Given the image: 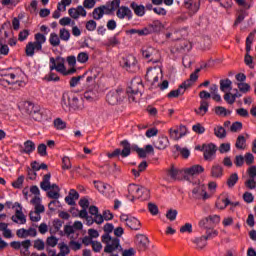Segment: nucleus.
I'll list each match as a JSON object with an SVG mask.
<instances>
[{"mask_svg": "<svg viewBox=\"0 0 256 256\" xmlns=\"http://www.w3.org/2000/svg\"><path fill=\"white\" fill-rule=\"evenodd\" d=\"M62 107L63 109H73V111H83L85 105L83 100L79 99L75 94L66 92L62 95Z\"/></svg>", "mask_w": 256, "mask_h": 256, "instance_id": "obj_1", "label": "nucleus"}, {"mask_svg": "<svg viewBox=\"0 0 256 256\" xmlns=\"http://www.w3.org/2000/svg\"><path fill=\"white\" fill-rule=\"evenodd\" d=\"M50 71H57V73H60L61 75H64V77H67L69 75H75V73H77V68H70L67 70V67H65V58L57 57L55 59L51 57Z\"/></svg>", "mask_w": 256, "mask_h": 256, "instance_id": "obj_2", "label": "nucleus"}, {"mask_svg": "<svg viewBox=\"0 0 256 256\" xmlns=\"http://www.w3.org/2000/svg\"><path fill=\"white\" fill-rule=\"evenodd\" d=\"M34 39V42H28L26 45L25 53L27 57H33L35 51H42L43 44L47 41V37L41 33L35 34Z\"/></svg>", "mask_w": 256, "mask_h": 256, "instance_id": "obj_3", "label": "nucleus"}, {"mask_svg": "<svg viewBox=\"0 0 256 256\" xmlns=\"http://www.w3.org/2000/svg\"><path fill=\"white\" fill-rule=\"evenodd\" d=\"M102 243L106 245L104 247V253H115V251H123L121 247V240L117 237H111L109 234L102 235Z\"/></svg>", "mask_w": 256, "mask_h": 256, "instance_id": "obj_4", "label": "nucleus"}, {"mask_svg": "<svg viewBox=\"0 0 256 256\" xmlns=\"http://www.w3.org/2000/svg\"><path fill=\"white\" fill-rule=\"evenodd\" d=\"M26 113H28L34 121L41 122L47 120V111L41 110L39 106H35V104L31 102L26 103Z\"/></svg>", "mask_w": 256, "mask_h": 256, "instance_id": "obj_5", "label": "nucleus"}, {"mask_svg": "<svg viewBox=\"0 0 256 256\" xmlns=\"http://www.w3.org/2000/svg\"><path fill=\"white\" fill-rule=\"evenodd\" d=\"M120 67L128 71V73H137L139 71V64H137V58L135 56L129 54L123 56L120 60Z\"/></svg>", "mask_w": 256, "mask_h": 256, "instance_id": "obj_6", "label": "nucleus"}, {"mask_svg": "<svg viewBox=\"0 0 256 256\" xmlns=\"http://www.w3.org/2000/svg\"><path fill=\"white\" fill-rule=\"evenodd\" d=\"M143 88V80L141 77H135L132 79L130 86L127 88L126 93L128 94V99L130 101H136L135 96L138 95Z\"/></svg>", "mask_w": 256, "mask_h": 256, "instance_id": "obj_7", "label": "nucleus"}, {"mask_svg": "<svg viewBox=\"0 0 256 256\" xmlns=\"http://www.w3.org/2000/svg\"><path fill=\"white\" fill-rule=\"evenodd\" d=\"M6 207H8V209H11V207L12 209L18 207V209H16L15 215L11 217L14 223H19L20 225H25V223H27V218L25 217V214H23V208L19 202L14 204L12 202H6Z\"/></svg>", "mask_w": 256, "mask_h": 256, "instance_id": "obj_8", "label": "nucleus"}, {"mask_svg": "<svg viewBox=\"0 0 256 256\" xmlns=\"http://www.w3.org/2000/svg\"><path fill=\"white\" fill-rule=\"evenodd\" d=\"M125 99V91L122 88L111 90L106 95V101L109 105H119Z\"/></svg>", "mask_w": 256, "mask_h": 256, "instance_id": "obj_9", "label": "nucleus"}, {"mask_svg": "<svg viewBox=\"0 0 256 256\" xmlns=\"http://www.w3.org/2000/svg\"><path fill=\"white\" fill-rule=\"evenodd\" d=\"M121 147H123V149H115L113 152H109L107 154V157L109 159H113L115 157H119V155H121V157L125 158V157H129V155H131V143H129V141L127 140H123L120 142Z\"/></svg>", "mask_w": 256, "mask_h": 256, "instance_id": "obj_10", "label": "nucleus"}, {"mask_svg": "<svg viewBox=\"0 0 256 256\" xmlns=\"http://www.w3.org/2000/svg\"><path fill=\"white\" fill-rule=\"evenodd\" d=\"M111 4L108 2L105 5L97 7L92 12V17L96 21L103 19V15H111V13L115 12V9L112 8Z\"/></svg>", "mask_w": 256, "mask_h": 256, "instance_id": "obj_11", "label": "nucleus"}, {"mask_svg": "<svg viewBox=\"0 0 256 256\" xmlns=\"http://www.w3.org/2000/svg\"><path fill=\"white\" fill-rule=\"evenodd\" d=\"M142 55L144 59H148L151 63H159L160 54L159 50L151 46L142 48Z\"/></svg>", "mask_w": 256, "mask_h": 256, "instance_id": "obj_12", "label": "nucleus"}, {"mask_svg": "<svg viewBox=\"0 0 256 256\" xmlns=\"http://www.w3.org/2000/svg\"><path fill=\"white\" fill-rule=\"evenodd\" d=\"M205 171V168L203 166L196 164L189 168H184L182 170L183 177L186 179V181H189L193 177H197V175H201Z\"/></svg>", "mask_w": 256, "mask_h": 256, "instance_id": "obj_13", "label": "nucleus"}, {"mask_svg": "<svg viewBox=\"0 0 256 256\" xmlns=\"http://www.w3.org/2000/svg\"><path fill=\"white\" fill-rule=\"evenodd\" d=\"M120 221L126 223L129 229H132L133 231H139V229H141V222L135 217L129 216L127 214H122L120 216Z\"/></svg>", "mask_w": 256, "mask_h": 256, "instance_id": "obj_14", "label": "nucleus"}, {"mask_svg": "<svg viewBox=\"0 0 256 256\" xmlns=\"http://www.w3.org/2000/svg\"><path fill=\"white\" fill-rule=\"evenodd\" d=\"M187 89H191V84L189 82H183L178 89L172 90L167 94L168 99L177 98L180 95H185Z\"/></svg>", "mask_w": 256, "mask_h": 256, "instance_id": "obj_15", "label": "nucleus"}, {"mask_svg": "<svg viewBox=\"0 0 256 256\" xmlns=\"http://www.w3.org/2000/svg\"><path fill=\"white\" fill-rule=\"evenodd\" d=\"M203 149H204L205 161H213V159H215V156L217 153V146H215V144L211 143L208 145H203Z\"/></svg>", "mask_w": 256, "mask_h": 256, "instance_id": "obj_16", "label": "nucleus"}, {"mask_svg": "<svg viewBox=\"0 0 256 256\" xmlns=\"http://www.w3.org/2000/svg\"><path fill=\"white\" fill-rule=\"evenodd\" d=\"M84 77H86V86L91 87L92 85H95V81L97 80V77H99V71L97 69L93 68L85 73H83Z\"/></svg>", "mask_w": 256, "mask_h": 256, "instance_id": "obj_17", "label": "nucleus"}, {"mask_svg": "<svg viewBox=\"0 0 256 256\" xmlns=\"http://www.w3.org/2000/svg\"><path fill=\"white\" fill-rule=\"evenodd\" d=\"M192 199H209V194L205 192V185L200 184L192 190Z\"/></svg>", "mask_w": 256, "mask_h": 256, "instance_id": "obj_18", "label": "nucleus"}, {"mask_svg": "<svg viewBox=\"0 0 256 256\" xmlns=\"http://www.w3.org/2000/svg\"><path fill=\"white\" fill-rule=\"evenodd\" d=\"M116 16L118 19H128V21H131L133 19V12L131 9L127 6H121L117 8Z\"/></svg>", "mask_w": 256, "mask_h": 256, "instance_id": "obj_19", "label": "nucleus"}, {"mask_svg": "<svg viewBox=\"0 0 256 256\" xmlns=\"http://www.w3.org/2000/svg\"><path fill=\"white\" fill-rule=\"evenodd\" d=\"M68 15L71 17V19H79V17H87V10H85V7L83 6L70 8L68 10Z\"/></svg>", "mask_w": 256, "mask_h": 256, "instance_id": "obj_20", "label": "nucleus"}, {"mask_svg": "<svg viewBox=\"0 0 256 256\" xmlns=\"http://www.w3.org/2000/svg\"><path fill=\"white\" fill-rule=\"evenodd\" d=\"M135 243L139 251H146L147 247H149V238L144 234H137Z\"/></svg>", "mask_w": 256, "mask_h": 256, "instance_id": "obj_21", "label": "nucleus"}, {"mask_svg": "<svg viewBox=\"0 0 256 256\" xmlns=\"http://www.w3.org/2000/svg\"><path fill=\"white\" fill-rule=\"evenodd\" d=\"M24 76L25 73H23L21 69L16 70L13 73L2 74V77H6L7 79H9V81L14 83V85H17V83H19V81H21V79H23Z\"/></svg>", "mask_w": 256, "mask_h": 256, "instance_id": "obj_22", "label": "nucleus"}, {"mask_svg": "<svg viewBox=\"0 0 256 256\" xmlns=\"http://www.w3.org/2000/svg\"><path fill=\"white\" fill-rule=\"evenodd\" d=\"M185 135H187V128L185 126L180 127V129H170V137L173 141H179Z\"/></svg>", "mask_w": 256, "mask_h": 256, "instance_id": "obj_23", "label": "nucleus"}, {"mask_svg": "<svg viewBox=\"0 0 256 256\" xmlns=\"http://www.w3.org/2000/svg\"><path fill=\"white\" fill-rule=\"evenodd\" d=\"M95 188L99 191V193H102L103 195H108L109 192L113 193L114 191L111 185L104 182H95Z\"/></svg>", "mask_w": 256, "mask_h": 256, "instance_id": "obj_24", "label": "nucleus"}, {"mask_svg": "<svg viewBox=\"0 0 256 256\" xmlns=\"http://www.w3.org/2000/svg\"><path fill=\"white\" fill-rule=\"evenodd\" d=\"M154 147L159 150L167 149V147H169V138H167V136H160L154 142Z\"/></svg>", "mask_w": 256, "mask_h": 256, "instance_id": "obj_25", "label": "nucleus"}, {"mask_svg": "<svg viewBox=\"0 0 256 256\" xmlns=\"http://www.w3.org/2000/svg\"><path fill=\"white\" fill-rule=\"evenodd\" d=\"M220 91H222V93L233 91V82L229 78L220 80Z\"/></svg>", "mask_w": 256, "mask_h": 256, "instance_id": "obj_26", "label": "nucleus"}, {"mask_svg": "<svg viewBox=\"0 0 256 256\" xmlns=\"http://www.w3.org/2000/svg\"><path fill=\"white\" fill-rule=\"evenodd\" d=\"M31 205L34 206V212L36 213H45V206L41 204V198L39 196H35L31 201Z\"/></svg>", "mask_w": 256, "mask_h": 256, "instance_id": "obj_27", "label": "nucleus"}, {"mask_svg": "<svg viewBox=\"0 0 256 256\" xmlns=\"http://www.w3.org/2000/svg\"><path fill=\"white\" fill-rule=\"evenodd\" d=\"M194 111L196 115L203 117L209 111V102L207 100H201L199 108L195 109Z\"/></svg>", "mask_w": 256, "mask_h": 256, "instance_id": "obj_28", "label": "nucleus"}, {"mask_svg": "<svg viewBox=\"0 0 256 256\" xmlns=\"http://www.w3.org/2000/svg\"><path fill=\"white\" fill-rule=\"evenodd\" d=\"M50 189L52 190H49L47 194L49 199H59L61 197V194L59 193L61 189L57 184H50Z\"/></svg>", "mask_w": 256, "mask_h": 256, "instance_id": "obj_29", "label": "nucleus"}, {"mask_svg": "<svg viewBox=\"0 0 256 256\" xmlns=\"http://www.w3.org/2000/svg\"><path fill=\"white\" fill-rule=\"evenodd\" d=\"M141 188V186L137 185V184H130L128 186V199L130 201H135L137 195L139 194V189Z\"/></svg>", "mask_w": 256, "mask_h": 256, "instance_id": "obj_30", "label": "nucleus"}, {"mask_svg": "<svg viewBox=\"0 0 256 256\" xmlns=\"http://www.w3.org/2000/svg\"><path fill=\"white\" fill-rule=\"evenodd\" d=\"M40 189H42V191L51 190V173H48L43 176V179L40 182Z\"/></svg>", "mask_w": 256, "mask_h": 256, "instance_id": "obj_31", "label": "nucleus"}, {"mask_svg": "<svg viewBox=\"0 0 256 256\" xmlns=\"http://www.w3.org/2000/svg\"><path fill=\"white\" fill-rule=\"evenodd\" d=\"M146 79L152 85L159 83V72H157V70H148L146 73Z\"/></svg>", "mask_w": 256, "mask_h": 256, "instance_id": "obj_32", "label": "nucleus"}, {"mask_svg": "<svg viewBox=\"0 0 256 256\" xmlns=\"http://www.w3.org/2000/svg\"><path fill=\"white\" fill-rule=\"evenodd\" d=\"M130 8L134 11V14L137 17H143L145 15V7L143 5H139L136 2H132L130 4Z\"/></svg>", "mask_w": 256, "mask_h": 256, "instance_id": "obj_33", "label": "nucleus"}, {"mask_svg": "<svg viewBox=\"0 0 256 256\" xmlns=\"http://www.w3.org/2000/svg\"><path fill=\"white\" fill-rule=\"evenodd\" d=\"M150 27V32L151 33H160V31H163L165 28V25L161 23L159 20H154L151 24L148 25Z\"/></svg>", "mask_w": 256, "mask_h": 256, "instance_id": "obj_34", "label": "nucleus"}, {"mask_svg": "<svg viewBox=\"0 0 256 256\" xmlns=\"http://www.w3.org/2000/svg\"><path fill=\"white\" fill-rule=\"evenodd\" d=\"M207 241L208 240L205 236H201L192 240V243L196 244V249L201 251V249H205V247H207Z\"/></svg>", "mask_w": 256, "mask_h": 256, "instance_id": "obj_35", "label": "nucleus"}, {"mask_svg": "<svg viewBox=\"0 0 256 256\" xmlns=\"http://www.w3.org/2000/svg\"><path fill=\"white\" fill-rule=\"evenodd\" d=\"M31 247V240H24L22 241V245L20 247V253L22 256H29L31 255V252L29 251V248Z\"/></svg>", "mask_w": 256, "mask_h": 256, "instance_id": "obj_36", "label": "nucleus"}, {"mask_svg": "<svg viewBox=\"0 0 256 256\" xmlns=\"http://www.w3.org/2000/svg\"><path fill=\"white\" fill-rule=\"evenodd\" d=\"M135 199H140L141 201H147V199H149V189L143 186H140V189Z\"/></svg>", "mask_w": 256, "mask_h": 256, "instance_id": "obj_37", "label": "nucleus"}, {"mask_svg": "<svg viewBox=\"0 0 256 256\" xmlns=\"http://www.w3.org/2000/svg\"><path fill=\"white\" fill-rule=\"evenodd\" d=\"M49 43L52 47H59L61 45V38L57 33L52 32L49 37Z\"/></svg>", "mask_w": 256, "mask_h": 256, "instance_id": "obj_38", "label": "nucleus"}, {"mask_svg": "<svg viewBox=\"0 0 256 256\" xmlns=\"http://www.w3.org/2000/svg\"><path fill=\"white\" fill-rule=\"evenodd\" d=\"M211 175L214 179H220V177H223V167L219 165L212 166Z\"/></svg>", "mask_w": 256, "mask_h": 256, "instance_id": "obj_39", "label": "nucleus"}, {"mask_svg": "<svg viewBox=\"0 0 256 256\" xmlns=\"http://www.w3.org/2000/svg\"><path fill=\"white\" fill-rule=\"evenodd\" d=\"M86 225L90 227L93 223H97V225H101L103 223V216H87L86 218Z\"/></svg>", "mask_w": 256, "mask_h": 256, "instance_id": "obj_40", "label": "nucleus"}, {"mask_svg": "<svg viewBox=\"0 0 256 256\" xmlns=\"http://www.w3.org/2000/svg\"><path fill=\"white\" fill-rule=\"evenodd\" d=\"M256 30L250 32L248 37L246 38V53L249 55L251 52V45H253V40L255 39Z\"/></svg>", "mask_w": 256, "mask_h": 256, "instance_id": "obj_41", "label": "nucleus"}, {"mask_svg": "<svg viewBox=\"0 0 256 256\" xmlns=\"http://www.w3.org/2000/svg\"><path fill=\"white\" fill-rule=\"evenodd\" d=\"M214 135L218 137V139H225V137H227V131L223 126H216L214 128Z\"/></svg>", "mask_w": 256, "mask_h": 256, "instance_id": "obj_42", "label": "nucleus"}, {"mask_svg": "<svg viewBox=\"0 0 256 256\" xmlns=\"http://www.w3.org/2000/svg\"><path fill=\"white\" fill-rule=\"evenodd\" d=\"M53 125L58 131H63V129H67V122L63 121V119L61 118L54 119Z\"/></svg>", "mask_w": 256, "mask_h": 256, "instance_id": "obj_43", "label": "nucleus"}, {"mask_svg": "<svg viewBox=\"0 0 256 256\" xmlns=\"http://www.w3.org/2000/svg\"><path fill=\"white\" fill-rule=\"evenodd\" d=\"M201 69H203V66H201L200 68H197L195 72L190 75V79L184 81V83L189 82L190 88L193 87V83H195V81L199 79V75L197 74L201 72Z\"/></svg>", "mask_w": 256, "mask_h": 256, "instance_id": "obj_44", "label": "nucleus"}, {"mask_svg": "<svg viewBox=\"0 0 256 256\" xmlns=\"http://www.w3.org/2000/svg\"><path fill=\"white\" fill-rule=\"evenodd\" d=\"M237 181H239V175L237 173H233L229 176L227 180V185L231 189L237 185Z\"/></svg>", "mask_w": 256, "mask_h": 256, "instance_id": "obj_45", "label": "nucleus"}, {"mask_svg": "<svg viewBox=\"0 0 256 256\" xmlns=\"http://www.w3.org/2000/svg\"><path fill=\"white\" fill-rule=\"evenodd\" d=\"M185 7L186 9H189V11L191 13H197V11H199V4L198 3H194L191 0H188L185 2Z\"/></svg>", "mask_w": 256, "mask_h": 256, "instance_id": "obj_46", "label": "nucleus"}, {"mask_svg": "<svg viewBox=\"0 0 256 256\" xmlns=\"http://www.w3.org/2000/svg\"><path fill=\"white\" fill-rule=\"evenodd\" d=\"M245 143H247V140L245 139V136L239 135L236 139L235 147L236 149H245Z\"/></svg>", "mask_w": 256, "mask_h": 256, "instance_id": "obj_47", "label": "nucleus"}, {"mask_svg": "<svg viewBox=\"0 0 256 256\" xmlns=\"http://www.w3.org/2000/svg\"><path fill=\"white\" fill-rule=\"evenodd\" d=\"M59 37L61 41H69V39H71V32H69V30L66 28H62L59 31Z\"/></svg>", "mask_w": 256, "mask_h": 256, "instance_id": "obj_48", "label": "nucleus"}, {"mask_svg": "<svg viewBox=\"0 0 256 256\" xmlns=\"http://www.w3.org/2000/svg\"><path fill=\"white\" fill-rule=\"evenodd\" d=\"M228 205H232L231 200L229 198L221 199L218 202H216L217 209L223 210L226 209Z\"/></svg>", "mask_w": 256, "mask_h": 256, "instance_id": "obj_49", "label": "nucleus"}, {"mask_svg": "<svg viewBox=\"0 0 256 256\" xmlns=\"http://www.w3.org/2000/svg\"><path fill=\"white\" fill-rule=\"evenodd\" d=\"M168 175H169V177H171V179H177L178 175H183V169L178 170V169L175 168V166H172L168 170Z\"/></svg>", "mask_w": 256, "mask_h": 256, "instance_id": "obj_50", "label": "nucleus"}, {"mask_svg": "<svg viewBox=\"0 0 256 256\" xmlns=\"http://www.w3.org/2000/svg\"><path fill=\"white\" fill-rule=\"evenodd\" d=\"M199 227L203 229H211L213 225H211V219L208 217L202 218L199 222Z\"/></svg>", "mask_w": 256, "mask_h": 256, "instance_id": "obj_51", "label": "nucleus"}, {"mask_svg": "<svg viewBox=\"0 0 256 256\" xmlns=\"http://www.w3.org/2000/svg\"><path fill=\"white\" fill-rule=\"evenodd\" d=\"M219 235V231L212 228H206V235L204 236L207 240L209 239H215Z\"/></svg>", "mask_w": 256, "mask_h": 256, "instance_id": "obj_52", "label": "nucleus"}, {"mask_svg": "<svg viewBox=\"0 0 256 256\" xmlns=\"http://www.w3.org/2000/svg\"><path fill=\"white\" fill-rule=\"evenodd\" d=\"M33 151H35V143L31 140H27L24 143V152L26 153H33Z\"/></svg>", "mask_w": 256, "mask_h": 256, "instance_id": "obj_53", "label": "nucleus"}, {"mask_svg": "<svg viewBox=\"0 0 256 256\" xmlns=\"http://www.w3.org/2000/svg\"><path fill=\"white\" fill-rule=\"evenodd\" d=\"M176 151H178L184 159H189L191 152L187 148H181L179 145H175Z\"/></svg>", "mask_w": 256, "mask_h": 256, "instance_id": "obj_54", "label": "nucleus"}, {"mask_svg": "<svg viewBox=\"0 0 256 256\" xmlns=\"http://www.w3.org/2000/svg\"><path fill=\"white\" fill-rule=\"evenodd\" d=\"M76 60L78 61V63H82V64L87 63V61H89V53L87 52L78 53Z\"/></svg>", "mask_w": 256, "mask_h": 256, "instance_id": "obj_55", "label": "nucleus"}, {"mask_svg": "<svg viewBox=\"0 0 256 256\" xmlns=\"http://www.w3.org/2000/svg\"><path fill=\"white\" fill-rule=\"evenodd\" d=\"M59 24L62 27H67L71 25L72 27L75 26V21H73L70 17H63L59 20Z\"/></svg>", "mask_w": 256, "mask_h": 256, "instance_id": "obj_56", "label": "nucleus"}, {"mask_svg": "<svg viewBox=\"0 0 256 256\" xmlns=\"http://www.w3.org/2000/svg\"><path fill=\"white\" fill-rule=\"evenodd\" d=\"M121 42L119 41V38H117V35H114L110 38H108V41L106 43V47H117Z\"/></svg>", "mask_w": 256, "mask_h": 256, "instance_id": "obj_57", "label": "nucleus"}, {"mask_svg": "<svg viewBox=\"0 0 256 256\" xmlns=\"http://www.w3.org/2000/svg\"><path fill=\"white\" fill-rule=\"evenodd\" d=\"M223 97L228 105H233L236 101L235 95L231 92H226Z\"/></svg>", "mask_w": 256, "mask_h": 256, "instance_id": "obj_58", "label": "nucleus"}, {"mask_svg": "<svg viewBox=\"0 0 256 256\" xmlns=\"http://www.w3.org/2000/svg\"><path fill=\"white\" fill-rule=\"evenodd\" d=\"M81 79H85V75H80V76H77V77H72L70 79V87L71 88H75L77 87V85H79V83H81Z\"/></svg>", "mask_w": 256, "mask_h": 256, "instance_id": "obj_59", "label": "nucleus"}, {"mask_svg": "<svg viewBox=\"0 0 256 256\" xmlns=\"http://www.w3.org/2000/svg\"><path fill=\"white\" fill-rule=\"evenodd\" d=\"M210 219V223L212 225V227H217V225H219V223H221V216L214 214V215H209L208 216Z\"/></svg>", "mask_w": 256, "mask_h": 256, "instance_id": "obj_60", "label": "nucleus"}, {"mask_svg": "<svg viewBox=\"0 0 256 256\" xmlns=\"http://www.w3.org/2000/svg\"><path fill=\"white\" fill-rule=\"evenodd\" d=\"M44 79L45 81H48V82L54 81L55 83H57V81H61V78L53 72H50L49 75H46Z\"/></svg>", "mask_w": 256, "mask_h": 256, "instance_id": "obj_61", "label": "nucleus"}, {"mask_svg": "<svg viewBox=\"0 0 256 256\" xmlns=\"http://www.w3.org/2000/svg\"><path fill=\"white\" fill-rule=\"evenodd\" d=\"M192 130L194 131V133H197L198 135H203V133H205V127H203V125L199 123L193 125Z\"/></svg>", "mask_w": 256, "mask_h": 256, "instance_id": "obj_62", "label": "nucleus"}, {"mask_svg": "<svg viewBox=\"0 0 256 256\" xmlns=\"http://www.w3.org/2000/svg\"><path fill=\"white\" fill-rule=\"evenodd\" d=\"M177 210L170 209L166 213V218L169 219V221H175L177 219Z\"/></svg>", "mask_w": 256, "mask_h": 256, "instance_id": "obj_63", "label": "nucleus"}, {"mask_svg": "<svg viewBox=\"0 0 256 256\" xmlns=\"http://www.w3.org/2000/svg\"><path fill=\"white\" fill-rule=\"evenodd\" d=\"M62 169L64 170L71 169V160L67 156L62 158Z\"/></svg>", "mask_w": 256, "mask_h": 256, "instance_id": "obj_64", "label": "nucleus"}]
</instances>
